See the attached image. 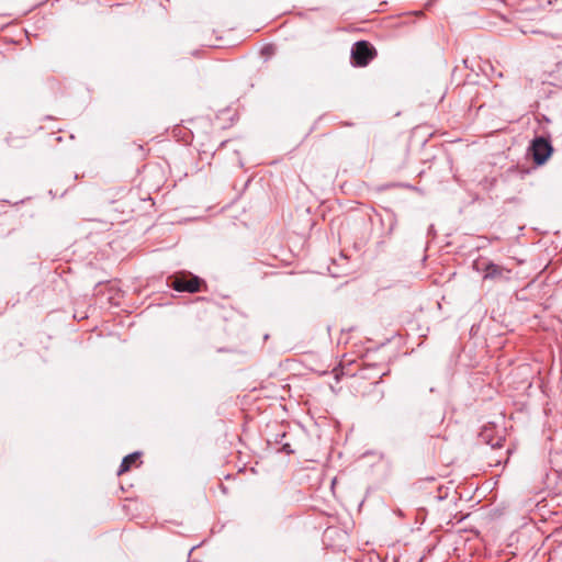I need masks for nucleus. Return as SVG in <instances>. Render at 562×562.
I'll return each instance as SVG.
<instances>
[{
    "label": "nucleus",
    "instance_id": "7ed1b4c3",
    "mask_svg": "<svg viewBox=\"0 0 562 562\" xmlns=\"http://www.w3.org/2000/svg\"><path fill=\"white\" fill-rule=\"evenodd\" d=\"M529 151L532 156L535 164L538 166H541L552 155L553 148H552L550 140L540 136V137H536L531 142Z\"/></svg>",
    "mask_w": 562,
    "mask_h": 562
},
{
    "label": "nucleus",
    "instance_id": "f257e3e1",
    "mask_svg": "<svg viewBox=\"0 0 562 562\" xmlns=\"http://www.w3.org/2000/svg\"><path fill=\"white\" fill-rule=\"evenodd\" d=\"M203 283L201 278L189 272H180L167 279V284L177 292L196 293Z\"/></svg>",
    "mask_w": 562,
    "mask_h": 562
},
{
    "label": "nucleus",
    "instance_id": "f03ea898",
    "mask_svg": "<svg viewBox=\"0 0 562 562\" xmlns=\"http://www.w3.org/2000/svg\"><path fill=\"white\" fill-rule=\"evenodd\" d=\"M375 56L374 47L367 41L356 42L351 48L352 64L358 67L367 66Z\"/></svg>",
    "mask_w": 562,
    "mask_h": 562
},
{
    "label": "nucleus",
    "instance_id": "20e7f679",
    "mask_svg": "<svg viewBox=\"0 0 562 562\" xmlns=\"http://www.w3.org/2000/svg\"><path fill=\"white\" fill-rule=\"evenodd\" d=\"M477 271L483 272L484 280H494V281H507L509 280L510 270L494 262L484 263L483 267H480V263H475L474 266Z\"/></svg>",
    "mask_w": 562,
    "mask_h": 562
},
{
    "label": "nucleus",
    "instance_id": "39448f33",
    "mask_svg": "<svg viewBox=\"0 0 562 562\" xmlns=\"http://www.w3.org/2000/svg\"><path fill=\"white\" fill-rule=\"evenodd\" d=\"M138 457H139V453H137V452H134V453H131V454L124 457V459L121 462L117 473L123 474V473L127 472L131 469L132 464L137 460Z\"/></svg>",
    "mask_w": 562,
    "mask_h": 562
}]
</instances>
